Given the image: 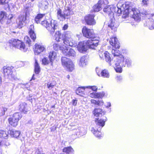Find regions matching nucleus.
Here are the masks:
<instances>
[{"label": "nucleus", "instance_id": "1", "mask_svg": "<svg viewBox=\"0 0 154 154\" xmlns=\"http://www.w3.org/2000/svg\"><path fill=\"white\" fill-rule=\"evenodd\" d=\"M45 14H38L35 18V21L37 23H40L42 19L45 16ZM41 24L46 28L49 31L51 34L54 32L55 29L58 28V24L57 21L53 20H51L49 22L46 20L42 21Z\"/></svg>", "mask_w": 154, "mask_h": 154}, {"label": "nucleus", "instance_id": "2", "mask_svg": "<svg viewBox=\"0 0 154 154\" xmlns=\"http://www.w3.org/2000/svg\"><path fill=\"white\" fill-rule=\"evenodd\" d=\"M95 122L96 126L95 128H92L91 131L95 137L100 138L102 137L100 131L102 128L104 126L105 121L103 119L98 118L96 119Z\"/></svg>", "mask_w": 154, "mask_h": 154}, {"label": "nucleus", "instance_id": "3", "mask_svg": "<svg viewBox=\"0 0 154 154\" xmlns=\"http://www.w3.org/2000/svg\"><path fill=\"white\" fill-rule=\"evenodd\" d=\"M118 62V64L114 68L116 72L121 73L122 72V67L126 66L127 67H129L131 66L132 64V61L129 57H126L125 58H124L123 60H119L114 62L115 63Z\"/></svg>", "mask_w": 154, "mask_h": 154}, {"label": "nucleus", "instance_id": "4", "mask_svg": "<svg viewBox=\"0 0 154 154\" xmlns=\"http://www.w3.org/2000/svg\"><path fill=\"white\" fill-rule=\"evenodd\" d=\"M125 9L124 11L122 17L125 18L128 17L129 14L133 15L134 18L136 20H138L140 18V12H137L134 9H131L130 8V7L128 4H127L126 5H125Z\"/></svg>", "mask_w": 154, "mask_h": 154}, {"label": "nucleus", "instance_id": "5", "mask_svg": "<svg viewBox=\"0 0 154 154\" xmlns=\"http://www.w3.org/2000/svg\"><path fill=\"white\" fill-rule=\"evenodd\" d=\"M9 44L11 48L14 47L23 52H25L27 50L24 43L18 39L12 38L9 41Z\"/></svg>", "mask_w": 154, "mask_h": 154}, {"label": "nucleus", "instance_id": "6", "mask_svg": "<svg viewBox=\"0 0 154 154\" xmlns=\"http://www.w3.org/2000/svg\"><path fill=\"white\" fill-rule=\"evenodd\" d=\"M22 117L21 113L16 112L8 119L9 123L12 126L15 127L18 125V122Z\"/></svg>", "mask_w": 154, "mask_h": 154}, {"label": "nucleus", "instance_id": "7", "mask_svg": "<svg viewBox=\"0 0 154 154\" xmlns=\"http://www.w3.org/2000/svg\"><path fill=\"white\" fill-rule=\"evenodd\" d=\"M99 39L98 37H95L92 38H91V39L86 41L88 47L91 49H95V48L98 45Z\"/></svg>", "mask_w": 154, "mask_h": 154}, {"label": "nucleus", "instance_id": "8", "mask_svg": "<svg viewBox=\"0 0 154 154\" xmlns=\"http://www.w3.org/2000/svg\"><path fill=\"white\" fill-rule=\"evenodd\" d=\"M82 32L84 36L88 38L91 39L95 37L93 30L88 29L86 27H83L82 29Z\"/></svg>", "mask_w": 154, "mask_h": 154}, {"label": "nucleus", "instance_id": "9", "mask_svg": "<svg viewBox=\"0 0 154 154\" xmlns=\"http://www.w3.org/2000/svg\"><path fill=\"white\" fill-rule=\"evenodd\" d=\"M26 13L25 15H20L19 16L16 20L17 28H21L23 27L26 20Z\"/></svg>", "mask_w": 154, "mask_h": 154}, {"label": "nucleus", "instance_id": "10", "mask_svg": "<svg viewBox=\"0 0 154 154\" xmlns=\"http://www.w3.org/2000/svg\"><path fill=\"white\" fill-rule=\"evenodd\" d=\"M114 56V57L112 59V63L111 64H112L114 66V68L116 65H117L118 64V62L116 63H114L115 61H118L119 60L120 61L121 60H124V57L123 55L120 54V52L119 51L118 52H116V53L115 54H113Z\"/></svg>", "mask_w": 154, "mask_h": 154}, {"label": "nucleus", "instance_id": "11", "mask_svg": "<svg viewBox=\"0 0 154 154\" xmlns=\"http://www.w3.org/2000/svg\"><path fill=\"white\" fill-rule=\"evenodd\" d=\"M4 72L5 76L9 79L11 80H16L17 78L15 76L14 74H13L10 69L8 68L4 69Z\"/></svg>", "mask_w": 154, "mask_h": 154}, {"label": "nucleus", "instance_id": "12", "mask_svg": "<svg viewBox=\"0 0 154 154\" xmlns=\"http://www.w3.org/2000/svg\"><path fill=\"white\" fill-rule=\"evenodd\" d=\"M126 5L127 4L122 5L120 7V8L119 7V4L117 5V7H116L113 5H112V13H113L114 12L115 13H117L119 14H121L122 12L123 11V12L125 9L126 6H125V5Z\"/></svg>", "mask_w": 154, "mask_h": 154}, {"label": "nucleus", "instance_id": "13", "mask_svg": "<svg viewBox=\"0 0 154 154\" xmlns=\"http://www.w3.org/2000/svg\"><path fill=\"white\" fill-rule=\"evenodd\" d=\"M77 48L80 52L83 53L86 51L88 48L86 41L80 42L77 46Z\"/></svg>", "mask_w": 154, "mask_h": 154}, {"label": "nucleus", "instance_id": "14", "mask_svg": "<svg viewBox=\"0 0 154 154\" xmlns=\"http://www.w3.org/2000/svg\"><path fill=\"white\" fill-rule=\"evenodd\" d=\"M94 15L93 14H88L86 16L85 18L86 23L89 25H94L96 23V21L94 19Z\"/></svg>", "mask_w": 154, "mask_h": 154}, {"label": "nucleus", "instance_id": "15", "mask_svg": "<svg viewBox=\"0 0 154 154\" xmlns=\"http://www.w3.org/2000/svg\"><path fill=\"white\" fill-rule=\"evenodd\" d=\"M65 48L63 51V53L65 55L74 57L75 56L76 53L74 50L70 48L68 51L67 47L65 46Z\"/></svg>", "mask_w": 154, "mask_h": 154}, {"label": "nucleus", "instance_id": "16", "mask_svg": "<svg viewBox=\"0 0 154 154\" xmlns=\"http://www.w3.org/2000/svg\"><path fill=\"white\" fill-rule=\"evenodd\" d=\"M35 46L34 53L35 55H38L40 53L45 50V48L43 45L36 44H35Z\"/></svg>", "mask_w": 154, "mask_h": 154}, {"label": "nucleus", "instance_id": "17", "mask_svg": "<svg viewBox=\"0 0 154 154\" xmlns=\"http://www.w3.org/2000/svg\"><path fill=\"white\" fill-rule=\"evenodd\" d=\"M109 42L110 45L115 48L116 49L119 48V43L116 37L111 38Z\"/></svg>", "mask_w": 154, "mask_h": 154}, {"label": "nucleus", "instance_id": "18", "mask_svg": "<svg viewBox=\"0 0 154 154\" xmlns=\"http://www.w3.org/2000/svg\"><path fill=\"white\" fill-rule=\"evenodd\" d=\"M34 26L33 25H31L29 28V34L31 39L33 41H34L36 38L35 34L34 31Z\"/></svg>", "mask_w": 154, "mask_h": 154}, {"label": "nucleus", "instance_id": "19", "mask_svg": "<svg viewBox=\"0 0 154 154\" xmlns=\"http://www.w3.org/2000/svg\"><path fill=\"white\" fill-rule=\"evenodd\" d=\"M93 114L96 117H101L105 114V112L101 109L96 108L93 112Z\"/></svg>", "mask_w": 154, "mask_h": 154}, {"label": "nucleus", "instance_id": "20", "mask_svg": "<svg viewBox=\"0 0 154 154\" xmlns=\"http://www.w3.org/2000/svg\"><path fill=\"white\" fill-rule=\"evenodd\" d=\"M67 40H69V41H68V44L66 42H65V40H63V43L64 44L63 45L64 47L66 46L67 47V46H69L72 47H75L77 46V42L76 41L73 40L72 38H71V40H70L69 39H68Z\"/></svg>", "mask_w": 154, "mask_h": 154}, {"label": "nucleus", "instance_id": "21", "mask_svg": "<svg viewBox=\"0 0 154 154\" xmlns=\"http://www.w3.org/2000/svg\"><path fill=\"white\" fill-rule=\"evenodd\" d=\"M87 58L86 56H83L80 59L79 65L80 66L82 67L85 66L87 64Z\"/></svg>", "mask_w": 154, "mask_h": 154}, {"label": "nucleus", "instance_id": "22", "mask_svg": "<svg viewBox=\"0 0 154 154\" xmlns=\"http://www.w3.org/2000/svg\"><path fill=\"white\" fill-rule=\"evenodd\" d=\"M19 110L24 113H26L28 110L27 104L25 102L20 103L19 106Z\"/></svg>", "mask_w": 154, "mask_h": 154}, {"label": "nucleus", "instance_id": "23", "mask_svg": "<svg viewBox=\"0 0 154 154\" xmlns=\"http://www.w3.org/2000/svg\"><path fill=\"white\" fill-rule=\"evenodd\" d=\"M54 37L56 40L57 42L63 41L64 37L63 36V34L61 35L60 32L59 31H57L56 32L54 35Z\"/></svg>", "mask_w": 154, "mask_h": 154}, {"label": "nucleus", "instance_id": "24", "mask_svg": "<svg viewBox=\"0 0 154 154\" xmlns=\"http://www.w3.org/2000/svg\"><path fill=\"white\" fill-rule=\"evenodd\" d=\"M8 133H9L11 137L15 138H17L19 137L20 134V131L14 129L9 131Z\"/></svg>", "mask_w": 154, "mask_h": 154}, {"label": "nucleus", "instance_id": "25", "mask_svg": "<svg viewBox=\"0 0 154 154\" xmlns=\"http://www.w3.org/2000/svg\"><path fill=\"white\" fill-rule=\"evenodd\" d=\"M57 18L60 21H63L65 19L64 13L62 12L61 10L59 8L57 10Z\"/></svg>", "mask_w": 154, "mask_h": 154}, {"label": "nucleus", "instance_id": "26", "mask_svg": "<svg viewBox=\"0 0 154 154\" xmlns=\"http://www.w3.org/2000/svg\"><path fill=\"white\" fill-rule=\"evenodd\" d=\"M72 34L71 32L69 31H67L65 32L63 34V36L64 37V40H65V42H66L68 44V43L69 40L67 39H69V40H71L72 36Z\"/></svg>", "mask_w": 154, "mask_h": 154}, {"label": "nucleus", "instance_id": "27", "mask_svg": "<svg viewBox=\"0 0 154 154\" xmlns=\"http://www.w3.org/2000/svg\"><path fill=\"white\" fill-rule=\"evenodd\" d=\"M61 61L62 64L63 66H64L65 65H66V64L68 63H70V66H72V61L69 58H68L66 57H62L61 58Z\"/></svg>", "mask_w": 154, "mask_h": 154}, {"label": "nucleus", "instance_id": "28", "mask_svg": "<svg viewBox=\"0 0 154 154\" xmlns=\"http://www.w3.org/2000/svg\"><path fill=\"white\" fill-rule=\"evenodd\" d=\"M85 88L86 86L79 87L76 90V94L80 96H83L85 95L84 91Z\"/></svg>", "mask_w": 154, "mask_h": 154}, {"label": "nucleus", "instance_id": "29", "mask_svg": "<svg viewBox=\"0 0 154 154\" xmlns=\"http://www.w3.org/2000/svg\"><path fill=\"white\" fill-rule=\"evenodd\" d=\"M91 103L93 104L95 107L102 106L103 104V102L102 100L97 101L94 99H91Z\"/></svg>", "mask_w": 154, "mask_h": 154}, {"label": "nucleus", "instance_id": "30", "mask_svg": "<svg viewBox=\"0 0 154 154\" xmlns=\"http://www.w3.org/2000/svg\"><path fill=\"white\" fill-rule=\"evenodd\" d=\"M56 55V52L54 51L50 52L49 53L48 57L50 61L51 62V65H52L53 64L52 61L55 60Z\"/></svg>", "mask_w": 154, "mask_h": 154}, {"label": "nucleus", "instance_id": "31", "mask_svg": "<svg viewBox=\"0 0 154 154\" xmlns=\"http://www.w3.org/2000/svg\"><path fill=\"white\" fill-rule=\"evenodd\" d=\"M63 152L67 154H73L74 150L70 146L64 148L63 149Z\"/></svg>", "mask_w": 154, "mask_h": 154}, {"label": "nucleus", "instance_id": "32", "mask_svg": "<svg viewBox=\"0 0 154 154\" xmlns=\"http://www.w3.org/2000/svg\"><path fill=\"white\" fill-rule=\"evenodd\" d=\"M105 58L106 61L109 64L110 66H112L114 67V66L111 64L112 63V62H111L112 60H111L110 57L109 56V54L108 52L106 51V53L105 54Z\"/></svg>", "mask_w": 154, "mask_h": 154}, {"label": "nucleus", "instance_id": "33", "mask_svg": "<svg viewBox=\"0 0 154 154\" xmlns=\"http://www.w3.org/2000/svg\"><path fill=\"white\" fill-rule=\"evenodd\" d=\"M53 47L55 51H58V50H61L63 53V51L64 50V49L65 48V46L63 45V46H61L60 45L58 44L55 43L53 45Z\"/></svg>", "mask_w": 154, "mask_h": 154}, {"label": "nucleus", "instance_id": "34", "mask_svg": "<svg viewBox=\"0 0 154 154\" xmlns=\"http://www.w3.org/2000/svg\"><path fill=\"white\" fill-rule=\"evenodd\" d=\"M100 75L101 76L106 78H109L110 76L108 71L106 69L102 71L100 73Z\"/></svg>", "mask_w": 154, "mask_h": 154}, {"label": "nucleus", "instance_id": "35", "mask_svg": "<svg viewBox=\"0 0 154 154\" xmlns=\"http://www.w3.org/2000/svg\"><path fill=\"white\" fill-rule=\"evenodd\" d=\"M35 72L36 74H38L40 71V67L36 59H35Z\"/></svg>", "mask_w": 154, "mask_h": 154}, {"label": "nucleus", "instance_id": "36", "mask_svg": "<svg viewBox=\"0 0 154 154\" xmlns=\"http://www.w3.org/2000/svg\"><path fill=\"white\" fill-rule=\"evenodd\" d=\"M112 5L106 6L103 9V11L109 14H111L112 13Z\"/></svg>", "mask_w": 154, "mask_h": 154}, {"label": "nucleus", "instance_id": "37", "mask_svg": "<svg viewBox=\"0 0 154 154\" xmlns=\"http://www.w3.org/2000/svg\"><path fill=\"white\" fill-rule=\"evenodd\" d=\"M24 42L26 44V45H28L29 46L32 45V42L30 40L28 36H26L24 38Z\"/></svg>", "mask_w": 154, "mask_h": 154}, {"label": "nucleus", "instance_id": "38", "mask_svg": "<svg viewBox=\"0 0 154 154\" xmlns=\"http://www.w3.org/2000/svg\"><path fill=\"white\" fill-rule=\"evenodd\" d=\"M6 17V13L3 11L0 13V23H2L5 20Z\"/></svg>", "mask_w": 154, "mask_h": 154}, {"label": "nucleus", "instance_id": "39", "mask_svg": "<svg viewBox=\"0 0 154 154\" xmlns=\"http://www.w3.org/2000/svg\"><path fill=\"white\" fill-rule=\"evenodd\" d=\"M149 27L150 29L152 30L154 29V20L152 19H149L148 22Z\"/></svg>", "mask_w": 154, "mask_h": 154}, {"label": "nucleus", "instance_id": "40", "mask_svg": "<svg viewBox=\"0 0 154 154\" xmlns=\"http://www.w3.org/2000/svg\"><path fill=\"white\" fill-rule=\"evenodd\" d=\"M8 135L6 132L2 130L0 131V137L7 139L8 138Z\"/></svg>", "mask_w": 154, "mask_h": 154}, {"label": "nucleus", "instance_id": "41", "mask_svg": "<svg viewBox=\"0 0 154 154\" xmlns=\"http://www.w3.org/2000/svg\"><path fill=\"white\" fill-rule=\"evenodd\" d=\"M101 7L98 3L93 6V9L95 12H98L101 9Z\"/></svg>", "mask_w": 154, "mask_h": 154}, {"label": "nucleus", "instance_id": "42", "mask_svg": "<svg viewBox=\"0 0 154 154\" xmlns=\"http://www.w3.org/2000/svg\"><path fill=\"white\" fill-rule=\"evenodd\" d=\"M48 2L47 1H45L42 2V3L41 4V6H40L43 10H44L48 8Z\"/></svg>", "mask_w": 154, "mask_h": 154}, {"label": "nucleus", "instance_id": "43", "mask_svg": "<svg viewBox=\"0 0 154 154\" xmlns=\"http://www.w3.org/2000/svg\"><path fill=\"white\" fill-rule=\"evenodd\" d=\"M82 128L80 127H77L73 130L74 132L75 133L76 135L79 136L81 133Z\"/></svg>", "mask_w": 154, "mask_h": 154}, {"label": "nucleus", "instance_id": "44", "mask_svg": "<svg viewBox=\"0 0 154 154\" xmlns=\"http://www.w3.org/2000/svg\"><path fill=\"white\" fill-rule=\"evenodd\" d=\"M101 7H103L104 5H107L108 3L107 0H100L99 1L98 3Z\"/></svg>", "mask_w": 154, "mask_h": 154}, {"label": "nucleus", "instance_id": "45", "mask_svg": "<svg viewBox=\"0 0 154 154\" xmlns=\"http://www.w3.org/2000/svg\"><path fill=\"white\" fill-rule=\"evenodd\" d=\"M7 111V108L3 107H0V116H3L4 115L5 112Z\"/></svg>", "mask_w": 154, "mask_h": 154}, {"label": "nucleus", "instance_id": "46", "mask_svg": "<svg viewBox=\"0 0 154 154\" xmlns=\"http://www.w3.org/2000/svg\"><path fill=\"white\" fill-rule=\"evenodd\" d=\"M69 63H67L66 64V65H65L64 66L66 67V68L69 70V71H72L74 69V65L73 63H72V67H71V66H70V64Z\"/></svg>", "mask_w": 154, "mask_h": 154}, {"label": "nucleus", "instance_id": "47", "mask_svg": "<svg viewBox=\"0 0 154 154\" xmlns=\"http://www.w3.org/2000/svg\"><path fill=\"white\" fill-rule=\"evenodd\" d=\"M33 153H34V154H44V153L43 151L41 149H38L37 148L35 149L34 152H33Z\"/></svg>", "mask_w": 154, "mask_h": 154}, {"label": "nucleus", "instance_id": "48", "mask_svg": "<svg viewBox=\"0 0 154 154\" xmlns=\"http://www.w3.org/2000/svg\"><path fill=\"white\" fill-rule=\"evenodd\" d=\"M97 98H102L105 95V93L103 91L100 92L98 93H97Z\"/></svg>", "mask_w": 154, "mask_h": 154}, {"label": "nucleus", "instance_id": "49", "mask_svg": "<svg viewBox=\"0 0 154 154\" xmlns=\"http://www.w3.org/2000/svg\"><path fill=\"white\" fill-rule=\"evenodd\" d=\"M86 88H88L91 89L94 91H97V87L95 86H86Z\"/></svg>", "mask_w": 154, "mask_h": 154}, {"label": "nucleus", "instance_id": "50", "mask_svg": "<svg viewBox=\"0 0 154 154\" xmlns=\"http://www.w3.org/2000/svg\"><path fill=\"white\" fill-rule=\"evenodd\" d=\"M42 63L44 65H47L49 63V61L47 58L45 57L42 60Z\"/></svg>", "mask_w": 154, "mask_h": 154}, {"label": "nucleus", "instance_id": "51", "mask_svg": "<svg viewBox=\"0 0 154 154\" xmlns=\"http://www.w3.org/2000/svg\"><path fill=\"white\" fill-rule=\"evenodd\" d=\"M71 12L70 11L69 9L68 8L67 10H66L64 13L65 15V17L66 16H68L70 15L71 14Z\"/></svg>", "mask_w": 154, "mask_h": 154}, {"label": "nucleus", "instance_id": "52", "mask_svg": "<svg viewBox=\"0 0 154 154\" xmlns=\"http://www.w3.org/2000/svg\"><path fill=\"white\" fill-rule=\"evenodd\" d=\"M97 93L93 92L90 93L89 96L92 98H97Z\"/></svg>", "mask_w": 154, "mask_h": 154}, {"label": "nucleus", "instance_id": "53", "mask_svg": "<svg viewBox=\"0 0 154 154\" xmlns=\"http://www.w3.org/2000/svg\"><path fill=\"white\" fill-rule=\"evenodd\" d=\"M140 14H141L143 15H147L149 14V12H148L144 10H143V11H141L140 12Z\"/></svg>", "mask_w": 154, "mask_h": 154}, {"label": "nucleus", "instance_id": "54", "mask_svg": "<svg viewBox=\"0 0 154 154\" xmlns=\"http://www.w3.org/2000/svg\"><path fill=\"white\" fill-rule=\"evenodd\" d=\"M149 4V1L148 0H142V5L147 6Z\"/></svg>", "mask_w": 154, "mask_h": 154}, {"label": "nucleus", "instance_id": "55", "mask_svg": "<svg viewBox=\"0 0 154 154\" xmlns=\"http://www.w3.org/2000/svg\"><path fill=\"white\" fill-rule=\"evenodd\" d=\"M48 88L49 89H51L54 86V85L52 83H48L47 85Z\"/></svg>", "mask_w": 154, "mask_h": 154}, {"label": "nucleus", "instance_id": "56", "mask_svg": "<svg viewBox=\"0 0 154 154\" xmlns=\"http://www.w3.org/2000/svg\"><path fill=\"white\" fill-rule=\"evenodd\" d=\"M105 53H106V52H100L99 53V57L101 59H103V58L104 57H105Z\"/></svg>", "mask_w": 154, "mask_h": 154}, {"label": "nucleus", "instance_id": "57", "mask_svg": "<svg viewBox=\"0 0 154 154\" xmlns=\"http://www.w3.org/2000/svg\"><path fill=\"white\" fill-rule=\"evenodd\" d=\"M108 26L109 27L111 28L112 29H113L114 28V23L112 22V21H111L110 23L108 24Z\"/></svg>", "mask_w": 154, "mask_h": 154}, {"label": "nucleus", "instance_id": "58", "mask_svg": "<svg viewBox=\"0 0 154 154\" xmlns=\"http://www.w3.org/2000/svg\"><path fill=\"white\" fill-rule=\"evenodd\" d=\"M116 79L118 82H120L122 80V78L121 76L119 75L116 77Z\"/></svg>", "mask_w": 154, "mask_h": 154}, {"label": "nucleus", "instance_id": "59", "mask_svg": "<svg viewBox=\"0 0 154 154\" xmlns=\"http://www.w3.org/2000/svg\"><path fill=\"white\" fill-rule=\"evenodd\" d=\"M8 6L9 9L11 10H12L14 8V4L13 3H11L10 5L8 4Z\"/></svg>", "mask_w": 154, "mask_h": 154}, {"label": "nucleus", "instance_id": "60", "mask_svg": "<svg viewBox=\"0 0 154 154\" xmlns=\"http://www.w3.org/2000/svg\"><path fill=\"white\" fill-rule=\"evenodd\" d=\"M119 51L118 49H113L112 51V54H115L116 53V52H118Z\"/></svg>", "mask_w": 154, "mask_h": 154}, {"label": "nucleus", "instance_id": "61", "mask_svg": "<svg viewBox=\"0 0 154 154\" xmlns=\"http://www.w3.org/2000/svg\"><path fill=\"white\" fill-rule=\"evenodd\" d=\"M77 100H73L72 101V104L74 106H76L77 103Z\"/></svg>", "mask_w": 154, "mask_h": 154}, {"label": "nucleus", "instance_id": "62", "mask_svg": "<svg viewBox=\"0 0 154 154\" xmlns=\"http://www.w3.org/2000/svg\"><path fill=\"white\" fill-rule=\"evenodd\" d=\"M4 146H9L10 145L9 143L7 141H6L5 140H4Z\"/></svg>", "mask_w": 154, "mask_h": 154}, {"label": "nucleus", "instance_id": "63", "mask_svg": "<svg viewBox=\"0 0 154 154\" xmlns=\"http://www.w3.org/2000/svg\"><path fill=\"white\" fill-rule=\"evenodd\" d=\"M68 27V25L67 24H65L63 27V29L64 30L66 29Z\"/></svg>", "mask_w": 154, "mask_h": 154}, {"label": "nucleus", "instance_id": "64", "mask_svg": "<svg viewBox=\"0 0 154 154\" xmlns=\"http://www.w3.org/2000/svg\"><path fill=\"white\" fill-rule=\"evenodd\" d=\"M13 18L12 17H10V19H8L7 21V23L10 24L11 22V19Z\"/></svg>", "mask_w": 154, "mask_h": 154}]
</instances>
